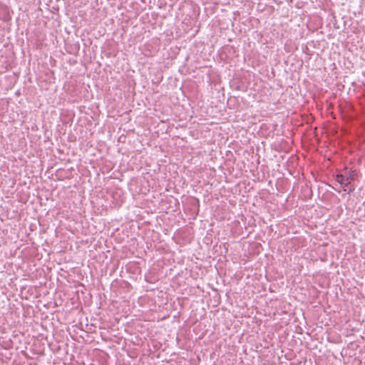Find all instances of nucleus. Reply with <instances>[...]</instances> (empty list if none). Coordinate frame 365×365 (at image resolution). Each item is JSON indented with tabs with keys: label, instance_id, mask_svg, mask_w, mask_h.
<instances>
[{
	"label": "nucleus",
	"instance_id": "obj_1",
	"mask_svg": "<svg viewBox=\"0 0 365 365\" xmlns=\"http://www.w3.org/2000/svg\"><path fill=\"white\" fill-rule=\"evenodd\" d=\"M356 175V170H350L346 175L343 174H337L335 176V180L340 184H344L346 182H351L355 179Z\"/></svg>",
	"mask_w": 365,
	"mask_h": 365
},
{
	"label": "nucleus",
	"instance_id": "obj_2",
	"mask_svg": "<svg viewBox=\"0 0 365 365\" xmlns=\"http://www.w3.org/2000/svg\"><path fill=\"white\" fill-rule=\"evenodd\" d=\"M344 190L347 191L349 193L353 192L354 190V188L351 187V182H346L344 184Z\"/></svg>",
	"mask_w": 365,
	"mask_h": 365
}]
</instances>
